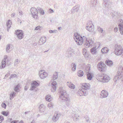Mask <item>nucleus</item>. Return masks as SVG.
Segmentation results:
<instances>
[{
  "label": "nucleus",
  "mask_w": 123,
  "mask_h": 123,
  "mask_svg": "<svg viewBox=\"0 0 123 123\" xmlns=\"http://www.w3.org/2000/svg\"><path fill=\"white\" fill-rule=\"evenodd\" d=\"M80 37V39L76 41L77 44L79 45H81L82 43L84 44L85 42V40L86 39V38L84 36H83V37Z\"/></svg>",
  "instance_id": "0eeeda50"
},
{
  "label": "nucleus",
  "mask_w": 123,
  "mask_h": 123,
  "mask_svg": "<svg viewBox=\"0 0 123 123\" xmlns=\"http://www.w3.org/2000/svg\"><path fill=\"white\" fill-rule=\"evenodd\" d=\"M80 37H81L79 35H77V34H74V38L75 39V41H76V40H77L80 39Z\"/></svg>",
  "instance_id": "c9c22d12"
},
{
  "label": "nucleus",
  "mask_w": 123,
  "mask_h": 123,
  "mask_svg": "<svg viewBox=\"0 0 123 123\" xmlns=\"http://www.w3.org/2000/svg\"><path fill=\"white\" fill-rule=\"evenodd\" d=\"M86 29L89 31L92 32V34H94L95 32V31H93L94 30V26L88 25L86 26Z\"/></svg>",
  "instance_id": "2eb2a0df"
},
{
  "label": "nucleus",
  "mask_w": 123,
  "mask_h": 123,
  "mask_svg": "<svg viewBox=\"0 0 123 123\" xmlns=\"http://www.w3.org/2000/svg\"><path fill=\"white\" fill-rule=\"evenodd\" d=\"M39 76L41 79L45 78L48 76L47 73L45 72L43 70H42L39 71Z\"/></svg>",
  "instance_id": "6e6552de"
},
{
  "label": "nucleus",
  "mask_w": 123,
  "mask_h": 123,
  "mask_svg": "<svg viewBox=\"0 0 123 123\" xmlns=\"http://www.w3.org/2000/svg\"><path fill=\"white\" fill-rule=\"evenodd\" d=\"M109 50L107 47H105L101 49V51L102 53L104 54H105L108 52Z\"/></svg>",
  "instance_id": "a878e982"
},
{
  "label": "nucleus",
  "mask_w": 123,
  "mask_h": 123,
  "mask_svg": "<svg viewBox=\"0 0 123 123\" xmlns=\"http://www.w3.org/2000/svg\"><path fill=\"white\" fill-rule=\"evenodd\" d=\"M4 120L3 117L2 115H0V123H1L2 121Z\"/></svg>",
  "instance_id": "de8ad7c7"
},
{
  "label": "nucleus",
  "mask_w": 123,
  "mask_h": 123,
  "mask_svg": "<svg viewBox=\"0 0 123 123\" xmlns=\"http://www.w3.org/2000/svg\"><path fill=\"white\" fill-rule=\"evenodd\" d=\"M58 73L56 72H55V73H54V78H55V79H54V80L57 78Z\"/></svg>",
  "instance_id": "a18cd8bd"
},
{
  "label": "nucleus",
  "mask_w": 123,
  "mask_h": 123,
  "mask_svg": "<svg viewBox=\"0 0 123 123\" xmlns=\"http://www.w3.org/2000/svg\"><path fill=\"white\" fill-rule=\"evenodd\" d=\"M1 113L3 115L5 116H7L8 115H9V113L8 112H6V111H2Z\"/></svg>",
  "instance_id": "58836bf2"
},
{
  "label": "nucleus",
  "mask_w": 123,
  "mask_h": 123,
  "mask_svg": "<svg viewBox=\"0 0 123 123\" xmlns=\"http://www.w3.org/2000/svg\"><path fill=\"white\" fill-rule=\"evenodd\" d=\"M30 11L33 17L36 19H37L38 11L37 9L35 7H32L31 8Z\"/></svg>",
  "instance_id": "39448f33"
},
{
  "label": "nucleus",
  "mask_w": 123,
  "mask_h": 123,
  "mask_svg": "<svg viewBox=\"0 0 123 123\" xmlns=\"http://www.w3.org/2000/svg\"><path fill=\"white\" fill-rule=\"evenodd\" d=\"M37 9L39 11V12L41 11V10H42V9H41L40 7H37Z\"/></svg>",
  "instance_id": "0e129e2a"
},
{
  "label": "nucleus",
  "mask_w": 123,
  "mask_h": 123,
  "mask_svg": "<svg viewBox=\"0 0 123 123\" xmlns=\"http://www.w3.org/2000/svg\"><path fill=\"white\" fill-rule=\"evenodd\" d=\"M82 89L84 90L89 89L90 88V85L88 83H83L80 84Z\"/></svg>",
  "instance_id": "f8f14e48"
},
{
  "label": "nucleus",
  "mask_w": 123,
  "mask_h": 123,
  "mask_svg": "<svg viewBox=\"0 0 123 123\" xmlns=\"http://www.w3.org/2000/svg\"><path fill=\"white\" fill-rule=\"evenodd\" d=\"M11 16L12 17H15V14L14 13H13L11 14Z\"/></svg>",
  "instance_id": "680f3d73"
},
{
  "label": "nucleus",
  "mask_w": 123,
  "mask_h": 123,
  "mask_svg": "<svg viewBox=\"0 0 123 123\" xmlns=\"http://www.w3.org/2000/svg\"><path fill=\"white\" fill-rule=\"evenodd\" d=\"M16 93L14 92H11L10 95V99H12L13 98L15 97Z\"/></svg>",
  "instance_id": "c756f323"
},
{
  "label": "nucleus",
  "mask_w": 123,
  "mask_h": 123,
  "mask_svg": "<svg viewBox=\"0 0 123 123\" xmlns=\"http://www.w3.org/2000/svg\"><path fill=\"white\" fill-rule=\"evenodd\" d=\"M88 93V92L86 91L83 89L82 88H80L78 91L77 94L80 96H86L87 95Z\"/></svg>",
  "instance_id": "423d86ee"
},
{
  "label": "nucleus",
  "mask_w": 123,
  "mask_h": 123,
  "mask_svg": "<svg viewBox=\"0 0 123 123\" xmlns=\"http://www.w3.org/2000/svg\"><path fill=\"white\" fill-rule=\"evenodd\" d=\"M49 85L51 86L52 88L51 89V91L52 92H54V77L53 78L49 83Z\"/></svg>",
  "instance_id": "a211bd4d"
},
{
  "label": "nucleus",
  "mask_w": 123,
  "mask_h": 123,
  "mask_svg": "<svg viewBox=\"0 0 123 123\" xmlns=\"http://www.w3.org/2000/svg\"><path fill=\"white\" fill-rule=\"evenodd\" d=\"M108 95V92L106 90H103L101 92L100 97L102 98H106Z\"/></svg>",
  "instance_id": "9b49d317"
},
{
  "label": "nucleus",
  "mask_w": 123,
  "mask_h": 123,
  "mask_svg": "<svg viewBox=\"0 0 123 123\" xmlns=\"http://www.w3.org/2000/svg\"><path fill=\"white\" fill-rule=\"evenodd\" d=\"M58 91L61 94L59 96L60 101L62 102H65L66 105L69 107L70 104L69 95L67 94L64 88L62 87H59Z\"/></svg>",
  "instance_id": "f257e3e1"
},
{
  "label": "nucleus",
  "mask_w": 123,
  "mask_h": 123,
  "mask_svg": "<svg viewBox=\"0 0 123 123\" xmlns=\"http://www.w3.org/2000/svg\"><path fill=\"white\" fill-rule=\"evenodd\" d=\"M123 49L120 45H116L114 53L117 55H120L123 53Z\"/></svg>",
  "instance_id": "20e7f679"
},
{
  "label": "nucleus",
  "mask_w": 123,
  "mask_h": 123,
  "mask_svg": "<svg viewBox=\"0 0 123 123\" xmlns=\"http://www.w3.org/2000/svg\"><path fill=\"white\" fill-rule=\"evenodd\" d=\"M79 117V116L76 114H73L72 115V118L74 121H76L78 120V117Z\"/></svg>",
  "instance_id": "5701e85b"
},
{
  "label": "nucleus",
  "mask_w": 123,
  "mask_h": 123,
  "mask_svg": "<svg viewBox=\"0 0 123 123\" xmlns=\"http://www.w3.org/2000/svg\"><path fill=\"white\" fill-rule=\"evenodd\" d=\"M122 21V22L118 25L119 28V30L123 29V21Z\"/></svg>",
  "instance_id": "ea45409f"
},
{
  "label": "nucleus",
  "mask_w": 123,
  "mask_h": 123,
  "mask_svg": "<svg viewBox=\"0 0 123 123\" xmlns=\"http://www.w3.org/2000/svg\"><path fill=\"white\" fill-rule=\"evenodd\" d=\"M119 30H120V32L121 34L122 35H123V29H121Z\"/></svg>",
  "instance_id": "e2e57ef3"
},
{
  "label": "nucleus",
  "mask_w": 123,
  "mask_h": 123,
  "mask_svg": "<svg viewBox=\"0 0 123 123\" xmlns=\"http://www.w3.org/2000/svg\"><path fill=\"white\" fill-rule=\"evenodd\" d=\"M83 72L81 70L78 71L77 72L78 75L79 77H82L83 75Z\"/></svg>",
  "instance_id": "2f4dec72"
},
{
  "label": "nucleus",
  "mask_w": 123,
  "mask_h": 123,
  "mask_svg": "<svg viewBox=\"0 0 123 123\" xmlns=\"http://www.w3.org/2000/svg\"><path fill=\"white\" fill-rule=\"evenodd\" d=\"M72 50H71L70 51H68V54L69 55H72L73 54V52L72 51Z\"/></svg>",
  "instance_id": "5fc2aeb1"
},
{
  "label": "nucleus",
  "mask_w": 123,
  "mask_h": 123,
  "mask_svg": "<svg viewBox=\"0 0 123 123\" xmlns=\"http://www.w3.org/2000/svg\"><path fill=\"white\" fill-rule=\"evenodd\" d=\"M87 25H93L92 23V22L91 21H89L87 23Z\"/></svg>",
  "instance_id": "c03bdc74"
},
{
  "label": "nucleus",
  "mask_w": 123,
  "mask_h": 123,
  "mask_svg": "<svg viewBox=\"0 0 123 123\" xmlns=\"http://www.w3.org/2000/svg\"><path fill=\"white\" fill-rule=\"evenodd\" d=\"M123 76V67L122 66H120L118 68L116 75L114 78V80L115 82H116L117 80H119L121 77Z\"/></svg>",
  "instance_id": "7ed1b4c3"
},
{
  "label": "nucleus",
  "mask_w": 123,
  "mask_h": 123,
  "mask_svg": "<svg viewBox=\"0 0 123 123\" xmlns=\"http://www.w3.org/2000/svg\"><path fill=\"white\" fill-rule=\"evenodd\" d=\"M4 59L2 61H3V62H6V60L7 59V55H5L4 56Z\"/></svg>",
  "instance_id": "37998d69"
},
{
  "label": "nucleus",
  "mask_w": 123,
  "mask_h": 123,
  "mask_svg": "<svg viewBox=\"0 0 123 123\" xmlns=\"http://www.w3.org/2000/svg\"><path fill=\"white\" fill-rule=\"evenodd\" d=\"M104 4L105 6L108 8L109 7L110 4H111L109 0H103Z\"/></svg>",
  "instance_id": "4be33fe9"
},
{
  "label": "nucleus",
  "mask_w": 123,
  "mask_h": 123,
  "mask_svg": "<svg viewBox=\"0 0 123 123\" xmlns=\"http://www.w3.org/2000/svg\"><path fill=\"white\" fill-rule=\"evenodd\" d=\"M93 41L91 39H89L88 40L86 39L85 40V42L84 44V46L85 47L88 48L90 45H92L93 43Z\"/></svg>",
  "instance_id": "1a4fd4ad"
},
{
  "label": "nucleus",
  "mask_w": 123,
  "mask_h": 123,
  "mask_svg": "<svg viewBox=\"0 0 123 123\" xmlns=\"http://www.w3.org/2000/svg\"><path fill=\"white\" fill-rule=\"evenodd\" d=\"M39 108L40 112H43L45 111L46 107L43 104H41L39 106Z\"/></svg>",
  "instance_id": "aec40b11"
},
{
  "label": "nucleus",
  "mask_w": 123,
  "mask_h": 123,
  "mask_svg": "<svg viewBox=\"0 0 123 123\" xmlns=\"http://www.w3.org/2000/svg\"><path fill=\"white\" fill-rule=\"evenodd\" d=\"M46 37L43 36L40 39L39 41L38 44L39 45H41L44 44L46 41Z\"/></svg>",
  "instance_id": "dca6fc26"
},
{
  "label": "nucleus",
  "mask_w": 123,
  "mask_h": 123,
  "mask_svg": "<svg viewBox=\"0 0 123 123\" xmlns=\"http://www.w3.org/2000/svg\"><path fill=\"white\" fill-rule=\"evenodd\" d=\"M15 34L19 39H21L23 38V32L22 31L18 30L17 31H16Z\"/></svg>",
  "instance_id": "9d476101"
},
{
  "label": "nucleus",
  "mask_w": 123,
  "mask_h": 123,
  "mask_svg": "<svg viewBox=\"0 0 123 123\" xmlns=\"http://www.w3.org/2000/svg\"><path fill=\"white\" fill-rule=\"evenodd\" d=\"M118 31V28L117 27H115L114 28V31L115 32H116Z\"/></svg>",
  "instance_id": "338daca9"
},
{
  "label": "nucleus",
  "mask_w": 123,
  "mask_h": 123,
  "mask_svg": "<svg viewBox=\"0 0 123 123\" xmlns=\"http://www.w3.org/2000/svg\"><path fill=\"white\" fill-rule=\"evenodd\" d=\"M79 5H76L73 7L71 10V12L72 13H74L75 12H77L78 11Z\"/></svg>",
  "instance_id": "f3484780"
},
{
  "label": "nucleus",
  "mask_w": 123,
  "mask_h": 123,
  "mask_svg": "<svg viewBox=\"0 0 123 123\" xmlns=\"http://www.w3.org/2000/svg\"><path fill=\"white\" fill-rule=\"evenodd\" d=\"M97 29L98 31L99 32H101V33L103 32V29L102 28L100 27L99 26H98Z\"/></svg>",
  "instance_id": "a19ab883"
},
{
  "label": "nucleus",
  "mask_w": 123,
  "mask_h": 123,
  "mask_svg": "<svg viewBox=\"0 0 123 123\" xmlns=\"http://www.w3.org/2000/svg\"><path fill=\"white\" fill-rule=\"evenodd\" d=\"M11 123H18V121L17 120H13L11 122Z\"/></svg>",
  "instance_id": "6e6d98bb"
},
{
  "label": "nucleus",
  "mask_w": 123,
  "mask_h": 123,
  "mask_svg": "<svg viewBox=\"0 0 123 123\" xmlns=\"http://www.w3.org/2000/svg\"><path fill=\"white\" fill-rule=\"evenodd\" d=\"M60 114L55 112L54 113V122H55L58 120L60 116Z\"/></svg>",
  "instance_id": "393cba45"
},
{
  "label": "nucleus",
  "mask_w": 123,
  "mask_h": 123,
  "mask_svg": "<svg viewBox=\"0 0 123 123\" xmlns=\"http://www.w3.org/2000/svg\"><path fill=\"white\" fill-rule=\"evenodd\" d=\"M83 54L85 57H88L89 56V53L87 52L86 49L85 48L83 49L82 51Z\"/></svg>",
  "instance_id": "412c9836"
},
{
  "label": "nucleus",
  "mask_w": 123,
  "mask_h": 123,
  "mask_svg": "<svg viewBox=\"0 0 123 123\" xmlns=\"http://www.w3.org/2000/svg\"><path fill=\"white\" fill-rule=\"evenodd\" d=\"M111 14L112 17H114L115 16H116L115 14V13L114 12H113L111 13Z\"/></svg>",
  "instance_id": "052dcab7"
},
{
  "label": "nucleus",
  "mask_w": 123,
  "mask_h": 123,
  "mask_svg": "<svg viewBox=\"0 0 123 123\" xmlns=\"http://www.w3.org/2000/svg\"><path fill=\"white\" fill-rule=\"evenodd\" d=\"M114 12V13L115 14L117 17L118 16H119L120 15V13H118L116 11Z\"/></svg>",
  "instance_id": "603ef678"
},
{
  "label": "nucleus",
  "mask_w": 123,
  "mask_h": 123,
  "mask_svg": "<svg viewBox=\"0 0 123 123\" xmlns=\"http://www.w3.org/2000/svg\"><path fill=\"white\" fill-rule=\"evenodd\" d=\"M13 46L10 44H8L6 46V50L7 52H9L12 49Z\"/></svg>",
  "instance_id": "6ab92c4d"
},
{
  "label": "nucleus",
  "mask_w": 123,
  "mask_h": 123,
  "mask_svg": "<svg viewBox=\"0 0 123 123\" xmlns=\"http://www.w3.org/2000/svg\"><path fill=\"white\" fill-rule=\"evenodd\" d=\"M57 85V83L56 81H54V91H55L56 86V85Z\"/></svg>",
  "instance_id": "bf43d9fd"
},
{
  "label": "nucleus",
  "mask_w": 123,
  "mask_h": 123,
  "mask_svg": "<svg viewBox=\"0 0 123 123\" xmlns=\"http://www.w3.org/2000/svg\"><path fill=\"white\" fill-rule=\"evenodd\" d=\"M10 75L9 73L8 74H6L5 76V77L4 78V79H5L6 78L9 76Z\"/></svg>",
  "instance_id": "4d7b16f0"
},
{
  "label": "nucleus",
  "mask_w": 123,
  "mask_h": 123,
  "mask_svg": "<svg viewBox=\"0 0 123 123\" xmlns=\"http://www.w3.org/2000/svg\"><path fill=\"white\" fill-rule=\"evenodd\" d=\"M17 76V75L16 74H12L10 76V78L11 79V78H13Z\"/></svg>",
  "instance_id": "09e8293b"
},
{
  "label": "nucleus",
  "mask_w": 123,
  "mask_h": 123,
  "mask_svg": "<svg viewBox=\"0 0 123 123\" xmlns=\"http://www.w3.org/2000/svg\"><path fill=\"white\" fill-rule=\"evenodd\" d=\"M106 64L109 67H111L113 65L112 61L109 60H106L105 61Z\"/></svg>",
  "instance_id": "b1692460"
},
{
  "label": "nucleus",
  "mask_w": 123,
  "mask_h": 123,
  "mask_svg": "<svg viewBox=\"0 0 123 123\" xmlns=\"http://www.w3.org/2000/svg\"><path fill=\"white\" fill-rule=\"evenodd\" d=\"M40 13L42 14H44V11L42 10L40 12Z\"/></svg>",
  "instance_id": "69168bd1"
},
{
  "label": "nucleus",
  "mask_w": 123,
  "mask_h": 123,
  "mask_svg": "<svg viewBox=\"0 0 123 123\" xmlns=\"http://www.w3.org/2000/svg\"><path fill=\"white\" fill-rule=\"evenodd\" d=\"M108 12V11H107L106 10L105 11H104V12L105 14L106 15H108L109 13H110V12Z\"/></svg>",
  "instance_id": "864d4df0"
},
{
  "label": "nucleus",
  "mask_w": 123,
  "mask_h": 123,
  "mask_svg": "<svg viewBox=\"0 0 123 123\" xmlns=\"http://www.w3.org/2000/svg\"><path fill=\"white\" fill-rule=\"evenodd\" d=\"M97 79L100 82H108L110 78L107 75L104 74H98L96 76Z\"/></svg>",
  "instance_id": "f03ea898"
},
{
  "label": "nucleus",
  "mask_w": 123,
  "mask_h": 123,
  "mask_svg": "<svg viewBox=\"0 0 123 123\" xmlns=\"http://www.w3.org/2000/svg\"><path fill=\"white\" fill-rule=\"evenodd\" d=\"M53 105L51 103H49L48 105V106L49 107H53Z\"/></svg>",
  "instance_id": "8fccbe9b"
},
{
  "label": "nucleus",
  "mask_w": 123,
  "mask_h": 123,
  "mask_svg": "<svg viewBox=\"0 0 123 123\" xmlns=\"http://www.w3.org/2000/svg\"><path fill=\"white\" fill-rule=\"evenodd\" d=\"M46 100L47 101H50L51 100L52 98L51 96L49 95H48L45 97Z\"/></svg>",
  "instance_id": "473e14b6"
},
{
  "label": "nucleus",
  "mask_w": 123,
  "mask_h": 123,
  "mask_svg": "<svg viewBox=\"0 0 123 123\" xmlns=\"http://www.w3.org/2000/svg\"><path fill=\"white\" fill-rule=\"evenodd\" d=\"M39 84L36 81L33 82L31 84V86L30 88V90H33L36 87L39 86Z\"/></svg>",
  "instance_id": "4468645a"
},
{
  "label": "nucleus",
  "mask_w": 123,
  "mask_h": 123,
  "mask_svg": "<svg viewBox=\"0 0 123 123\" xmlns=\"http://www.w3.org/2000/svg\"><path fill=\"white\" fill-rule=\"evenodd\" d=\"M41 28V27L40 26H38L37 27H36L34 30H40V28Z\"/></svg>",
  "instance_id": "3c124183"
},
{
  "label": "nucleus",
  "mask_w": 123,
  "mask_h": 123,
  "mask_svg": "<svg viewBox=\"0 0 123 123\" xmlns=\"http://www.w3.org/2000/svg\"><path fill=\"white\" fill-rule=\"evenodd\" d=\"M49 13H52L54 12V11L52 9H49Z\"/></svg>",
  "instance_id": "774afa93"
},
{
  "label": "nucleus",
  "mask_w": 123,
  "mask_h": 123,
  "mask_svg": "<svg viewBox=\"0 0 123 123\" xmlns=\"http://www.w3.org/2000/svg\"><path fill=\"white\" fill-rule=\"evenodd\" d=\"M105 66V65L102 62H100L97 65L98 70L100 71H102L104 70Z\"/></svg>",
  "instance_id": "ddd939ff"
},
{
  "label": "nucleus",
  "mask_w": 123,
  "mask_h": 123,
  "mask_svg": "<svg viewBox=\"0 0 123 123\" xmlns=\"http://www.w3.org/2000/svg\"><path fill=\"white\" fill-rule=\"evenodd\" d=\"M20 60L18 59H16L14 62V64L15 66H17L18 64L20 62Z\"/></svg>",
  "instance_id": "e433bc0d"
},
{
  "label": "nucleus",
  "mask_w": 123,
  "mask_h": 123,
  "mask_svg": "<svg viewBox=\"0 0 123 123\" xmlns=\"http://www.w3.org/2000/svg\"><path fill=\"white\" fill-rule=\"evenodd\" d=\"M2 107L5 109H6V105L5 103H2L1 105Z\"/></svg>",
  "instance_id": "49530a36"
},
{
  "label": "nucleus",
  "mask_w": 123,
  "mask_h": 123,
  "mask_svg": "<svg viewBox=\"0 0 123 123\" xmlns=\"http://www.w3.org/2000/svg\"><path fill=\"white\" fill-rule=\"evenodd\" d=\"M71 66L72 67H73L72 68V71H74L76 69V64L75 63H73L71 64Z\"/></svg>",
  "instance_id": "72a5a7b5"
},
{
  "label": "nucleus",
  "mask_w": 123,
  "mask_h": 123,
  "mask_svg": "<svg viewBox=\"0 0 123 123\" xmlns=\"http://www.w3.org/2000/svg\"><path fill=\"white\" fill-rule=\"evenodd\" d=\"M67 83L68 86L70 88L72 89H74L75 88V86L71 82H68Z\"/></svg>",
  "instance_id": "c85d7f7f"
},
{
  "label": "nucleus",
  "mask_w": 123,
  "mask_h": 123,
  "mask_svg": "<svg viewBox=\"0 0 123 123\" xmlns=\"http://www.w3.org/2000/svg\"><path fill=\"white\" fill-rule=\"evenodd\" d=\"M20 86L19 84L17 85L14 88V90L16 92H19Z\"/></svg>",
  "instance_id": "7c9ffc66"
},
{
  "label": "nucleus",
  "mask_w": 123,
  "mask_h": 123,
  "mask_svg": "<svg viewBox=\"0 0 123 123\" xmlns=\"http://www.w3.org/2000/svg\"><path fill=\"white\" fill-rule=\"evenodd\" d=\"M92 3L93 6L95 7L97 4V1H96V0H95V1L93 0V2Z\"/></svg>",
  "instance_id": "79ce46f5"
},
{
  "label": "nucleus",
  "mask_w": 123,
  "mask_h": 123,
  "mask_svg": "<svg viewBox=\"0 0 123 123\" xmlns=\"http://www.w3.org/2000/svg\"><path fill=\"white\" fill-rule=\"evenodd\" d=\"M17 21H18V23L19 24L20 23V24H21V21L20 20V19L19 18H18Z\"/></svg>",
  "instance_id": "13d9d810"
},
{
  "label": "nucleus",
  "mask_w": 123,
  "mask_h": 123,
  "mask_svg": "<svg viewBox=\"0 0 123 123\" xmlns=\"http://www.w3.org/2000/svg\"><path fill=\"white\" fill-rule=\"evenodd\" d=\"M6 62H3V61H2L1 62V65L0 66V68H4L6 66Z\"/></svg>",
  "instance_id": "4c0bfd02"
},
{
  "label": "nucleus",
  "mask_w": 123,
  "mask_h": 123,
  "mask_svg": "<svg viewBox=\"0 0 123 123\" xmlns=\"http://www.w3.org/2000/svg\"><path fill=\"white\" fill-rule=\"evenodd\" d=\"M92 77L91 74L90 73H89L87 74V79L89 80H91Z\"/></svg>",
  "instance_id": "f704fd0d"
},
{
  "label": "nucleus",
  "mask_w": 123,
  "mask_h": 123,
  "mask_svg": "<svg viewBox=\"0 0 123 123\" xmlns=\"http://www.w3.org/2000/svg\"><path fill=\"white\" fill-rule=\"evenodd\" d=\"M11 24L12 22L11 20H8L6 24V26L7 28V31H9V29L10 28V27H11Z\"/></svg>",
  "instance_id": "cd10ccee"
},
{
  "label": "nucleus",
  "mask_w": 123,
  "mask_h": 123,
  "mask_svg": "<svg viewBox=\"0 0 123 123\" xmlns=\"http://www.w3.org/2000/svg\"><path fill=\"white\" fill-rule=\"evenodd\" d=\"M97 49L96 46L93 47L91 49V52L93 54H96L97 52L96 49Z\"/></svg>",
  "instance_id": "bb28decb"
}]
</instances>
